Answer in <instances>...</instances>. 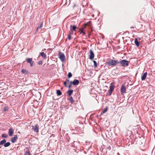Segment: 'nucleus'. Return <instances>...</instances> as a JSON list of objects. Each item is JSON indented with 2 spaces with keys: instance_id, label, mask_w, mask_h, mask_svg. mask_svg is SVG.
Instances as JSON below:
<instances>
[{
  "instance_id": "f257e3e1",
  "label": "nucleus",
  "mask_w": 155,
  "mask_h": 155,
  "mask_svg": "<svg viewBox=\"0 0 155 155\" xmlns=\"http://www.w3.org/2000/svg\"><path fill=\"white\" fill-rule=\"evenodd\" d=\"M114 59L113 58V59H110L107 60L106 62L107 65L109 66L114 67L118 64V61L117 60L113 59Z\"/></svg>"
},
{
  "instance_id": "f03ea898",
  "label": "nucleus",
  "mask_w": 155,
  "mask_h": 155,
  "mask_svg": "<svg viewBox=\"0 0 155 155\" xmlns=\"http://www.w3.org/2000/svg\"><path fill=\"white\" fill-rule=\"evenodd\" d=\"M118 64H120L121 66L127 67L129 65V61L124 59L120 60V61H118Z\"/></svg>"
},
{
  "instance_id": "7ed1b4c3",
  "label": "nucleus",
  "mask_w": 155,
  "mask_h": 155,
  "mask_svg": "<svg viewBox=\"0 0 155 155\" xmlns=\"http://www.w3.org/2000/svg\"><path fill=\"white\" fill-rule=\"evenodd\" d=\"M114 89V85L113 83L111 84V85L110 87L109 90L108 91V95L110 96L112 94V91Z\"/></svg>"
},
{
  "instance_id": "20e7f679",
  "label": "nucleus",
  "mask_w": 155,
  "mask_h": 155,
  "mask_svg": "<svg viewBox=\"0 0 155 155\" xmlns=\"http://www.w3.org/2000/svg\"><path fill=\"white\" fill-rule=\"evenodd\" d=\"M59 58L62 62H64L65 60V56L64 54L61 52H59Z\"/></svg>"
},
{
  "instance_id": "39448f33",
  "label": "nucleus",
  "mask_w": 155,
  "mask_h": 155,
  "mask_svg": "<svg viewBox=\"0 0 155 155\" xmlns=\"http://www.w3.org/2000/svg\"><path fill=\"white\" fill-rule=\"evenodd\" d=\"M89 59L91 60L93 59L94 57V54L92 50L90 51Z\"/></svg>"
},
{
  "instance_id": "423d86ee",
  "label": "nucleus",
  "mask_w": 155,
  "mask_h": 155,
  "mask_svg": "<svg viewBox=\"0 0 155 155\" xmlns=\"http://www.w3.org/2000/svg\"><path fill=\"white\" fill-rule=\"evenodd\" d=\"M32 129L35 132L38 133V132L39 127L38 124L35 125V126H33Z\"/></svg>"
},
{
  "instance_id": "0eeeda50",
  "label": "nucleus",
  "mask_w": 155,
  "mask_h": 155,
  "mask_svg": "<svg viewBox=\"0 0 155 155\" xmlns=\"http://www.w3.org/2000/svg\"><path fill=\"white\" fill-rule=\"evenodd\" d=\"M26 61L28 63H29L30 64V66L32 67L33 64V61H32V58H27Z\"/></svg>"
},
{
  "instance_id": "6e6552de",
  "label": "nucleus",
  "mask_w": 155,
  "mask_h": 155,
  "mask_svg": "<svg viewBox=\"0 0 155 155\" xmlns=\"http://www.w3.org/2000/svg\"><path fill=\"white\" fill-rule=\"evenodd\" d=\"M121 92L122 94L126 92V87L124 84L122 85L121 86Z\"/></svg>"
},
{
  "instance_id": "1a4fd4ad",
  "label": "nucleus",
  "mask_w": 155,
  "mask_h": 155,
  "mask_svg": "<svg viewBox=\"0 0 155 155\" xmlns=\"http://www.w3.org/2000/svg\"><path fill=\"white\" fill-rule=\"evenodd\" d=\"M18 137L17 135H15L14 136L12 137L11 139V141L12 143H15L16 140L18 139Z\"/></svg>"
},
{
  "instance_id": "9d476101",
  "label": "nucleus",
  "mask_w": 155,
  "mask_h": 155,
  "mask_svg": "<svg viewBox=\"0 0 155 155\" xmlns=\"http://www.w3.org/2000/svg\"><path fill=\"white\" fill-rule=\"evenodd\" d=\"M77 27L74 25H71L70 26V31H75L76 30V29L77 28Z\"/></svg>"
},
{
  "instance_id": "9b49d317",
  "label": "nucleus",
  "mask_w": 155,
  "mask_h": 155,
  "mask_svg": "<svg viewBox=\"0 0 155 155\" xmlns=\"http://www.w3.org/2000/svg\"><path fill=\"white\" fill-rule=\"evenodd\" d=\"M14 131L12 128H10L8 130V134L10 136H12L13 135Z\"/></svg>"
},
{
  "instance_id": "f8f14e48",
  "label": "nucleus",
  "mask_w": 155,
  "mask_h": 155,
  "mask_svg": "<svg viewBox=\"0 0 155 155\" xmlns=\"http://www.w3.org/2000/svg\"><path fill=\"white\" fill-rule=\"evenodd\" d=\"M147 74V72H145L143 74L141 77V79L142 80H144L146 79Z\"/></svg>"
},
{
  "instance_id": "ddd939ff",
  "label": "nucleus",
  "mask_w": 155,
  "mask_h": 155,
  "mask_svg": "<svg viewBox=\"0 0 155 155\" xmlns=\"http://www.w3.org/2000/svg\"><path fill=\"white\" fill-rule=\"evenodd\" d=\"M73 81V85H78L79 83V81L77 79H74Z\"/></svg>"
},
{
  "instance_id": "4468645a",
  "label": "nucleus",
  "mask_w": 155,
  "mask_h": 155,
  "mask_svg": "<svg viewBox=\"0 0 155 155\" xmlns=\"http://www.w3.org/2000/svg\"><path fill=\"white\" fill-rule=\"evenodd\" d=\"M21 72L25 74H27L29 73V72L28 70L24 69H22L21 71Z\"/></svg>"
},
{
  "instance_id": "2eb2a0df",
  "label": "nucleus",
  "mask_w": 155,
  "mask_h": 155,
  "mask_svg": "<svg viewBox=\"0 0 155 155\" xmlns=\"http://www.w3.org/2000/svg\"><path fill=\"white\" fill-rule=\"evenodd\" d=\"M134 43L135 45L137 46H138L139 45L140 42L139 41L137 38L135 39Z\"/></svg>"
},
{
  "instance_id": "dca6fc26",
  "label": "nucleus",
  "mask_w": 155,
  "mask_h": 155,
  "mask_svg": "<svg viewBox=\"0 0 155 155\" xmlns=\"http://www.w3.org/2000/svg\"><path fill=\"white\" fill-rule=\"evenodd\" d=\"M73 91L72 90L69 89L67 91V94L70 96L73 93Z\"/></svg>"
},
{
  "instance_id": "f3484780",
  "label": "nucleus",
  "mask_w": 155,
  "mask_h": 155,
  "mask_svg": "<svg viewBox=\"0 0 155 155\" xmlns=\"http://www.w3.org/2000/svg\"><path fill=\"white\" fill-rule=\"evenodd\" d=\"M40 54L44 59L46 58V55L44 52H41L40 53Z\"/></svg>"
},
{
  "instance_id": "a211bd4d",
  "label": "nucleus",
  "mask_w": 155,
  "mask_h": 155,
  "mask_svg": "<svg viewBox=\"0 0 155 155\" xmlns=\"http://www.w3.org/2000/svg\"><path fill=\"white\" fill-rule=\"evenodd\" d=\"M108 109V107L107 106L106 107V108L105 109L103 110H102V112L101 113V115L105 113L107 111Z\"/></svg>"
},
{
  "instance_id": "6ab92c4d",
  "label": "nucleus",
  "mask_w": 155,
  "mask_h": 155,
  "mask_svg": "<svg viewBox=\"0 0 155 155\" xmlns=\"http://www.w3.org/2000/svg\"><path fill=\"white\" fill-rule=\"evenodd\" d=\"M56 93L58 96H60L62 94V93L60 90H57L56 91Z\"/></svg>"
},
{
  "instance_id": "aec40b11",
  "label": "nucleus",
  "mask_w": 155,
  "mask_h": 155,
  "mask_svg": "<svg viewBox=\"0 0 155 155\" xmlns=\"http://www.w3.org/2000/svg\"><path fill=\"white\" fill-rule=\"evenodd\" d=\"M6 142V140L5 139H4L2 140H1L0 142V145L4 144Z\"/></svg>"
},
{
  "instance_id": "412c9836",
  "label": "nucleus",
  "mask_w": 155,
  "mask_h": 155,
  "mask_svg": "<svg viewBox=\"0 0 155 155\" xmlns=\"http://www.w3.org/2000/svg\"><path fill=\"white\" fill-rule=\"evenodd\" d=\"M10 144L11 143L9 142L7 143L5 142L4 144V146L5 147H7L9 146L10 145Z\"/></svg>"
},
{
  "instance_id": "4be33fe9",
  "label": "nucleus",
  "mask_w": 155,
  "mask_h": 155,
  "mask_svg": "<svg viewBox=\"0 0 155 155\" xmlns=\"http://www.w3.org/2000/svg\"><path fill=\"white\" fill-rule=\"evenodd\" d=\"M28 150H26L24 154V155H31L29 150H28V148H27Z\"/></svg>"
},
{
  "instance_id": "5701e85b",
  "label": "nucleus",
  "mask_w": 155,
  "mask_h": 155,
  "mask_svg": "<svg viewBox=\"0 0 155 155\" xmlns=\"http://www.w3.org/2000/svg\"><path fill=\"white\" fill-rule=\"evenodd\" d=\"M72 74L71 72H69L68 73V78H69L71 77H72Z\"/></svg>"
},
{
  "instance_id": "b1692460",
  "label": "nucleus",
  "mask_w": 155,
  "mask_h": 155,
  "mask_svg": "<svg viewBox=\"0 0 155 155\" xmlns=\"http://www.w3.org/2000/svg\"><path fill=\"white\" fill-rule=\"evenodd\" d=\"M93 62L94 63V67H96L97 66V63L96 62V61L94 60L93 61Z\"/></svg>"
},
{
  "instance_id": "393cba45",
  "label": "nucleus",
  "mask_w": 155,
  "mask_h": 155,
  "mask_svg": "<svg viewBox=\"0 0 155 155\" xmlns=\"http://www.w3.org/2000/svg\"><path fill=\"white\" fill-rule=\"evenodd\" d=\"M84 28H81L79 29V32H80V33L81 32H83L84 31Z\"/></svg>"
},
{
  "instance_id": "a878e982",
  "label": "nucleus",
  "mask_w": 155,
  "mask_h": 155,
  "mask_svg": "<svg viewBox=\"0 0 155 155\" xmlns=\"http://www.w3.org/2000/svg\"><path fill=\"white\" fill-rule=\"evenodd\" d=\"M69 100L72 103H73L74 102V101H73V97H71L70 98Z\"/></svg>"
},
{
  "instance_id": "bb28decb",
  "label": "nucleus",
  "mask_w": 155,
  "mask_h": 155,
  "mask_svg": "<svg viewBox=\"0 0 155 155\" xmlns=\"http://www.w3.org/2000/svg\"><path fill=\"white\" fill-rule=\"evenodd\" d=\"M1 136L3 138H6L8 136V135L4 134L2 135Z\"/></svg>"
},
{
  "instance_id": "cd10ccee",
  "label": "nucleus",
  "mask_w": 155,
  "mask_h": 155,
  "mask_svg": "<svg viewBox=\"0 0 155 155\" xmlns=\"http://www.w3.org/2000/svg\"><path fill=\"white\" fill-rule=\"evenodd\" d=\"M8 110V107H5L3 108V110L4 111H6Z\"/></svg>"
},
{
  "instance_id": "c85d7f7f",
  "label": "nucleus",
  "mask_w": 155,
  "mask_h": 155,
  "mask_svg": "<svg viewBox=\"0 0 155 155\" xmlns=\"http://www.w3.org/2000/svg\"><path fill=\"white\" fill-rule=\"evenodd\" d=\"M64 86L65 87H68V86L67 85V82H66V81H65L64 82Z\"/></svg>"
},
{
  "instance_id": "c756f323",
  "label": "nucleus",
  "mask_w": 155,
  "mask_h": 155,
  "mask_svg": "<svg viewBox=\"0 0 155 155\" xmlns=\"http://www.w3.org/2000/svg\"><path fill=\"white\" fill-rule=\"evenodd\" d=\"M68 38L69 40H70L71 38V35L70 34L68 35Z\"/></svg>"
},
{
  "instance_id": "7c9ffc66",
  "label": "nucleus",
  "mask_w": 155,
  "mask_h": 155,
  "mask_svg": "<svg viewBox=\"0 0 155 155\" xmlns=\"http://www.w3.org/2000/svg\"><path fill=\"white\" fill-rule=\"evenodd\" d=\"M42 61H39L38 62V64H42Z\"/></svg>"
},
{
  "instance_id": "2f4dec72",
  "label": "nucleus",
  "mask_w": 155,
  "mask_h": 155,
  "mask_svg": "<svg viewBox=\"0 0 155 155\" xmlns=\"http://www.w3.org/2000/svg\"><path fill=\"white\" fill-rule=\"evenodd\" d=\"M82 34L83 35H85L86 34V33L84 31L81 32L80 33V34Z\"/></svg>"
},
{
  "instance_id": "473e14b6",
  "label": "nucleus",
  "mask_w": 155,
  "mask_h": 155,
  "mask_svg": "<svg viewBox=\"0 0 155 155\" xmlns=\"http://www.w3.org/2000/svg\"><path fill=\"white\" fill-rule=\"evenodd\" d=\"M43 24L42 22L39 26V28H41L42 27Z\"/></svg>"
},
{
  "instance_id": "72a5a7b5",
  "label": "nucleus",
  "mask_w": 155,
  "mask_h": 155,
  "mask_svg": "<svg viewBox=\"0 0 155 155\" xmlns=\"http://www.w3.org/2000/svg\"><path fill=\"white\" fill-rule=\"evenodd\" d=\"M71 84H69V85L68 86V87L69 88H70L71 87Z\"/></svg>"
},
{
  "instance_id": "f704fd0d",
  "label": "nucleus",
  "mask_w": 155,
  "mask_h": 155,
  "mask_svg": "<svg viewBox=\"0 0 155 155\" xmlns=\"http://www.w3.org/2000/svg\"><path fill=\"white\" fill-rule=\"evenodd\" d=\"M66 81V82H69V79H66V81Z\"/></svg>"
},
{
  "instance_id": "c9c22d12",
  "label": "nucleus",
  "mask_w": 155,
  "mask_h": 155,
  "mask_svg": "<svg viewBox=\"0 0 155 155\" xmlns=\"http://www.w3.org/2000/svg\"><path fill=\"white\" fill-rule=\"evenodd\" d=\"M69 33H70V35H71V34H73L72 31H69Z\"/></svg>"
},
{
  "instance_id": "e433bc0d",
  "label": "nucleus",
  "mask_w": 155,
  "mask_h": 155,
  "mask_svg": "<svg viewBox=\"0 0 155 155\" xmlns=\"http://www.w3.org/2000/svg\"><path fill=\"white\" fill-rule=\"evenodd\" d=\"M69 84H73V81H71V82H70Z\"/></svg>"
},
{
  "instance_id": "4c0bfd02",
  "label": "nucleus",
  "mask_w": 155,
  "mask_h": 155,
  "mask_svg": "<svg viewBox=\"0 0 155 155\" xmlns=\"http://www.w3.org/2000/svg\"><path fill=\"white\" fill-rule=\"evenodd\" d=\"M38 28H37V29H36V31H38Z\"/></svg>"
},
{
  "instance_id": "58836bf2",
  "label": "nucleus",
  "mask_w": 155,
  "mask_h": 155,
  "mask_svg": "<svg viewBox=\"0 0 155 155\" xmlns=\"http://www.w3.org/2000/svg\"><path fill=\"white\" fill-rule=\"evenodd\" d=\"M45 50H46V49H43L42 51H45Z\"/></svg>"
}]
</instances>
